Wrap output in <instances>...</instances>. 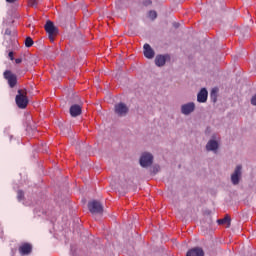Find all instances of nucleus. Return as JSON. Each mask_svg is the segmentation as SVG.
<instances>
[{
  "label": "nucleus",
  "instance_id": "31",
  "mask_svg": "<svg viewBox=\"0 0 256 256\" xmlns=\"http://www.w3.org/2000/svg\"><path fill=\"white\" fill-rule=\"evenodd\" d=\"M11 139H13V136H12V135H10V140H11Z\"/></svg>",
  "mask_w": 256,
  "mask_h": 256
},
{
  "label": "nucleus",
  "instance_id": "8",
  "mask_svg": "<svg viewBox=\"0 0 256 256\" xmlns=\"http://www.w3.org/2000/svg\"><path fill=\"white\" fill-rule=\"evenodd\" d=\"M115 113L118 115V117H125V115L129 113V108L123 102L118 103L115 105Z\"/></svg>",
  "mask_w": 256,
  "mask_h": 256
},
{
  "label": "nucleus",
  "instance_id": "4",
  "mask_svg": "<svg viewBox=\"0 0 256 256\" xmlns=\"http://www.w3.org/2000/svg\"><path fill=\"white\" fill-rule=\"evenodd\" d=\"M45 31L48 33V37L50 41H55V36L57 33H59V30H57V27H55V24H53L51 21H47L45 24Z\"/></svg>",
  "mask_w": 256,
  "mask_h": 256
},
{
  "label": "nucleus",
  "instance_id": "1",
  "mask_svg": "<svg viewBox=\"0 0 256 256\" xmlns=\"http://www.w3.org/2000/svg\"><path fill=\"white\" fill-rule=\"evenodd\" d=\"M140 167L143 169H147V167H151L153 165V154L150 152H143L139 159Z\"/></svg>",
  "mask_w": 256,
  "mask_h": 256
},
{
  "label": "nucleus",
  "instance_id": "20",
  "mask_svg": "<svg viewBox=\"0 0 256 256\" xmlns=\"http://www.w3.org/2000/svg\"><path fill=\"white\" fill-rule=\"evenodd\" d=\"M148 17L152 20L157 19V12L153 10L149 11Z\"/></svg>",
  "mask_w": 256,
  "mask_h": 256
},
{
  "label": "nucleus",
  "instance_id": "5",
  "mask_svg": "<svg viewBox=\"0 0 256 256\" xmlns=\"http://www.w3.org/2000/svg\"><path fill=\"white\" fill-rule=\"evenodd\" d=\"M243 167L241 165L236 166L234 172L231 175V183L232 185H239L241 181Z\"/></svg>",
  "mask_w": 256,
  "mask_h": 256
},
{
  "label": "nucleus",
  "instance_id": "3",
  "mask_svg": "<svg viewBox=\"0 0 256 256\" xmlns=\"http://www.w3.org/2000/svg\"><path fill=\"white\" fill-rule=\"evenodd\" d=\"M88 209L92 215H102L103 214V204L97 200H93L88 203Z\"/></svg>",
  "mask_w": 256,
  "mask_h": 256
},
{
  "label": "nucleus",
  "instance_id": "22",
  "mask_svg": "<svg viewBox=\"0 0 256 256\" xmlns=\"http://www.w3.org/2000/svg\"><path fill=\"white\" fill-rule=\"evenodd\" d=\"M211 99H213L214 103L217 101V91L212 90L210 94Z\"/></svg>",
  "mask_w": 256,
  "mask_h": 256
},
{
  "label": "nucleus",
  "instance_id": "11",
  "mask_svg": "<svg viewBox=\"0 0 256 256\" xmlns=\"http://www.w3.org/2000/svg\"><path fill=\"white\" fill-rule=\"evenodd\" d=\"M209 97V92L207 88H202L197 94L198 103H207V98Z\"/></svg>",
  "mask_w": 256,
  "mask_h": 256
},
{
  "label": "nucleus",
  "instance_id": "27",
  "mask_svg": "<svg viewBox=\"0 0 256 256\" xmlns=\"http://www.w3.org/2000/svg\"><path fill=\"white\" fill-rule=\"evenodd\" d=\"M5 35L10 36V35H11V30H10V29H6V30H5Z\"/></svg>",
  "mask_w": 256,
  "mask_h": 256
},
{
  "label": "nucleus",
  "instance_id": "6",
  "mask_svg": "<svg viewBox=\"0 0 256 256\" xmlns=\"http://www.w3.org/2000/svg\"><path fill=\"white\" fill-rule=\"evenodd\" d=\"M195 107L196 106L194 102H188L181 105L180 112L182 113V115H185L186 117H188V115H191V113L195 111Z\"/></svg>",
  "mask_w": 256,
  "mask_h": 256
},
{
  "label": "nucleus",
  "instance_id": "10",
  "mask_svg": "<svg viewBox=\"0 0 256 256\" xmlns=\"http://www.w3.org/2000/svg\"><path fill=\"white\" fill-rule=\"evenodd\" d=\"M143 53L146 59H153V57H155V50H153L151 45H149L148 43L144 44Z\"/></svg>",
  "mask_w": 256,
  "mask_h": 256
},
{
  "label": "nucleus",
  "instance_id": "12",
  "mask_svg": "<svg viewBox=\"0 0 256 256\" xmlns=\"http://www.w3.org/2000/svg\"><path fill=\"white\" fill-rule=\"evenodd\" d=\"M169 59V55H157L155 58V65L157 67H165V63H167V60Z\"/></svg>",
  "mask_w": 256,
  "mask_h": 256
},
{
  "label": "nucleus",
  "instance_id": "2",
  "mask_svg": "<svg viewBox=\"0 0 256 256\" xmlns=\"http://www.w3.org/2000/svg\"><path fill=\"white\" fill-rule=\"evenodd\" d=\"M15 101L19 109H25L29 105V99H27V95L23 93V90H18Z\"/></svg>",
  "mask_w": 256,
  "mask_h": 256
},
{
  "label": "nucleus",
  "instance_id": "30",
  "mask_svg": "<svg viewBox=\"0 0 256 256\" xmlns=\"http://www.w3.org/2000/svg\"><path fill=\"white\" fill-rule=\"evenodd\" d=\"M27 120H28V121H31V116H28V117H27Z\"/></svg>",
  "mask_w": 256,
  "mask_h": 256
},
{
  "label": "nucleus",
  "instance_id": "7",
  "mask_svg": "<svg viewBox=\"0 0 256 256\" xmlns=\"http://www.w3.org/2000/svg\"><path fill=\"white\" fill-rule=\"evenodd\" d=\"M216 139L217 137L213 135L206 144V151H212V153H217V151L219 150V142Z\"/></svg>",
  "mask_w": 256,
  "mask_h": 256
},
{
  "label": "nucleus",
  "instance_id": "24",
  "mask_svg": "<svg viewBox=\"0 0 256 256\" xmlns=\"http://www.w3.org/2000/svg\"><path fill=\"white\" fill-rule=\"evenodd\" d=\"M251 105L256 106V94L251 99Z\"/></svg>",
  "mask_w": 256,
  "mask_h": 256
},
{
  "label": "nucleus",
  "instance_id": "14",
  "mask_svg": "<svg viewBox=\"0 0 256 256\" xmlns=\"http://www.w3.org/2000/svg\"><path fill=\"white\" fill-rule=\"evenodd\" d=\"M186 256H205V252L203 251V248L195 247V248L190 249L186 253Z\"/></svg>",
  "mask_w": 256,
  "mask_h": 256
},
{
  "label": "nucleus",
  "instance_id": "21",
  "mask_svg": "<svg viewBox=\"0 0 256 256\" xmlns=\"http://www.w3.org/2000/svg\"><path fill=\"white\" fill-rule=\"evenodd\" d=\"M41 3V0H30V7H37Z\"/></svg>",
  "mask_w": 256,
  "mask_h": 256
},
{
  "label": "nucleus",
  "instance_id": "16",
  "mask_svg": "<svg viewBox=\"0 0 256 256\" xmlns=\"http://www.w3.org/2000/svg\"><path fill=\"white\" fill-rule=\"evenodd\" d=\"M227 225V227L231 226V218L229 216L224 217L223 219L218 220V225Z\"/></svg>",
  "mask_w": 256,
  "mask_h": 256
},
{
  "label": "nucleus",
  "instance_id": "28",
  "mask_svg": "<svg viewBox=\"0 0 256 256\" xmlns=\"http://www.w3.org/2000/svg\"><path fill=\"white\" fill-rule=\"evenodd\" d=\"M23 60L21 59V58H17L16 60H15V63H17V64H19V63H21Z\"/></svg>",
  "mask_w": 256,
  "mask_h": 256
},
{
  "label": "nucleus",
  "instance_id": "25",
  "mask_svg": "<svg viewBox=\"0 0 256 256\" xmlns=\"http://www.w3.org/2000/svg\"><path fill=\"white\" fill-rule=\"evenodd\" d=\"M8 57H9V59H10L11 61H13V59H14V57H13V51H10V52L8 53Z\"/></svg>",
  "mask_w": 256,
  "mask_h": 256
},
{
  "label": "nucleus",
  "instance_id": "17",
  "mask_svg": "<svg viewBox=\"0 0 256 256\" xmlns=\"http://www.w3.org/2000/svg\"><path fill=\"white\" fill-rule=\"evenodd\" d=\"M159 171H161V166H159V165H154L150 170L151 175H157V173H159Z\"/></svg>",
  "mask_w": 256,
  "mask_h": 256
},
{
  "label": "nucleus",
  "instance_id": "26",
  "mask_svg": "<svg viewBox=\"0 0 256 256\" xmlns=\"http://www.w3.org/2000/svg\"><path fill=\"white\" fill-rule=\"evenodd\" d=\"M9 131H11V127H6V128L4 129V133H5L6 135H9Z\"/></svg>",
  "mask_w": 256,
  "mask_h": 256
},
{
  "label": "nucleus",
  "instance_id": "19",
  "mask_svg": "<svg viewBox=\"0 0 256 256\" xmlns=\"http://www.w3.org/2000/svg\"><path fill=\"white\" fill-rule=\"evenodd\" d=\"M24 197H25V193L22 190H18L17 191V200L21 202V201H23Z\"/></svg>",
  "mask_w": 256,
  "mask_h": 256
},
{
  "label": "nucleus",
  "instance_id": "29",
  "mask_svg": "<svg viewBox=\"0 0 256 256\" xmlns=\"http://www.w3.org/2000/svg\"><path fill=\"white\" fill-rule=\"evenodd\" d=\"M7 1V3H15V1H17V0H6Z\"/></svg>",
  "mask_w": 256,
  "mask_h": 256
},
{
  "label": "nucleus",
  "instance_id": "18",
  "mask_svg": "<svg viewBox=\"0 0 256 256\" xmlns=\"http://www.w3.org/2000/svg\"><path fill=\"white\" fill-rule=\"evenodd\" d=\"M24 43H25V47H33V39L31 37H27Z\"/></svg>",
  "mask_w": 256,
  "mask_h": 256
},
{
  "label": "nucleus",
  "instance_id": "15",
  "mask_svg": "<svg viewBox=\"0 0 256 256\" xmlns=\"http://www.w3.org/2000/svg\"><path fill=\"white\" fill-rule=\"evenodd\" d=\"M32 247L30 244H23L19 247V253L21 255H29L31 253Z\"/></svg>",
  "mask_w": 256,
  "mask_h": 256
},
{
  "label": "nucleus",
  "instance_id": "9",
  "mask_svg": "<svg viewBox=\"0 0 256 256\" xmlns=\"http://www.w3.org/2000/svg\"><path fill=\"white\" fill-rule=\"evenodd\" d=\"M4 78L8 81L9 87L13 88L17 85V76L12 74L11 71L6 70L4 72Z\"/></svg>",
  "mask_w": 256,
  "mask_h": 256
},
{
  "label": "nucleus",
  "instance_id": "23",
  "mask_svg": "<svg viewBox=\"0 0 256 256\" xmlns=\"http://www.w3.org/2000/svg\"><path fill=\"white\" fill-rule=\"evenodd\" d=\"M153 2L151 0H143V5L145 7H149V5H151Z\"/></svg>",
  "mask_w": 256,
  "mask_h": 256
},
{
  "label": "nucleus",
  "instance_id": "13",
  "mask_svg": "<svg viewBox=\"0 0 256 256\" xmlns=\"http://www.w3.org/2000/svg\"><path fill=\"white\" fill-rule=\"evenodd\" d=\"M69 112H70L71 117H79V115H81V113H82L81 105L73 104L70 107Z\"/></svg>",
  "mask_w": 256,
  "mask_h": 256
}]
</instances>
